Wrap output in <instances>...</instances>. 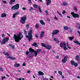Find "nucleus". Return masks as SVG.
<instances>
[{
  "label": "nucleus",
  "instance_id": "f257e3e1",
  "mask_svg": "<svg viewBox=\"0 0 80 80\" xmlns=\"http://www.w3.org/2000/svg\"><path fill=\"white\" fill-rule=\"evenodd\" d=\"M23 37L22 33L19 32L17 36L16 34H14L13 38L14 39L16 42H19L20 40H21Z\"/></svg>",
  "mask_w": 80,
  "mask_h": 80
},
{
  "label": "nucleus",
  "instance_id": "f03ea898",
  "mask_svg": "<svg viewBox=\"0 0 80 80\" xmlns=\"http://www.w3.org/2000/svg\"><path fill=\"white\" fill-rule=\"evenodd\" d=\"M32 33H33V30L31 29L28 32V35L26 36V37L27 38H28L29 42H30L31 40H33L32 38L33 36H32Z\"/></svg>",
  "mask_w": 80,
  "mask_h": 80
},
{
  "label": "nucleus",
  "instance_id": "7ed1b4c3",
  "mask_svg": "<svg viewBox=\"0 0 80 80\" xmlns=\"http://www.w3.org/2000/svg\"><path fill=\"white\" fill-rule=\"evenodd\" d=\"M8 40H9V38H4L1 43V45L5 44L7 42H8Z\"/></svg>",
  "mask_w": 80,
  "mask_h": 80
},
{
  "label": "nucleus",
  "instance_id": "20e7f679",
  "mask_svg": "<svg viewBox=\"0 0 80 80\" xmlns=\"http://www.w3.org/2000/svg\"><path fill=\"white\" fill-rule=\"evenodd\" d=\"M19 8V5L18 4H17L14 6H12L11 8V9L12 10H18Z\"/></svg>",
  "mask_w": 80,
  "mask_h": 80
},
{
  "label": "nucleus",
  "instance_id": "39448f33",
  "mask_svg": "<svg viewBox=\"0 0 80 80\" xmlns=\"http://www.w3.org/2000/svg\"><path fill=\"white\" fill-rule=\"evenodd\" d=\"M26 20V16H24L22 17L21 20V22L22 23V24H24L25 22V20Z\"/></svg>",
  "mask_w": 80,
  "mask_h": 80
},
{
  "label": "nucleus",
  "instance_id": "423d86ee",
  "mask_svg": "<svg viewBox=\"0 0 80 80\" xmlns=\"http://www.w3.org/2000/svg\"><path fill=\"white\" fill-rule=\"evenodd\" d=\"M71 14L74 18H79V15L77 13H75L74 12H71Z\"/></svg>",
  "mask_w": 80,
  "mask_h": 80
},
{
  "label": "nucleus",
  "instance_id": "0eeeda50",
  "mask_svg": "<svg viewBox=\"0 0 80 80\" xmlns=\"http://www.w3.org/2000/svg\"><path fill=\"white\" fill-rule=\"evenodd\" d=\"M71 64L72 65H74L75 67H77L78 66V64L76 62H75L74 61H72L71 62Z\"/></svg>",
  "mask_w": 80,
  "mask_h": 80
},
{
  "label": "nucleus",
  "instance_id": "6e6552de",
  "mask_svg": "<svg viewBox=\"0 0 80 80\" xmlns=\"http://www.w3.org/2000/svg\"><path fill=\"white\" fill-rule=\"evenodd\" d=\"M58 32H59V30H55L53 31V32L52 33V36H53V35H55V34H56L58 33Z\"/></svg>",
  "mask_w": 80,
  "mask_h": 80
},
{
  "label": "nucleus",
  "instance_id": "1a4fd4ad",
  "mask_svg": "<svg viewBox=\"0 0 80 80\" xmlns=\"http://www.w3.org/2000/svg\"><path fill=\"white\" fill-rule=\"evenodd\" d=\"M44 75V74L41 71H39L38 72V76H40L41 75Z\"/></svg>",
  "mask_w": 80,
  "mask_h": 80
},
{
  "label": "nucleus",
  "instance_id": "9d476101",
  "mask_svg": "<svg viewBox=\"0 0 80 80\" xmlns=\"http://www.w3.org/2000/svg\"><path fill=\"white\" fill-rule=\"evenodd\" d=\"M75 59L78 62H80V59H78V58H80L79 57V56H76Z\"/></svg>",
  "mask_w": 80,
  "mask_h": 80
},
{
  "label": "nucleus",
  "instance_id": "9b49d317",
  "mask_svg": "<svg viewBox=\"0 0 80 80\" xmlns=\"http://www.w3.org/2000/svg\"><path fill=\"white\" fill-rule=\"evenodd\" d=\"M52 46L48 45L46 46L45 48L48 50H50V49H52Z\"/></svg>",
  "mask_w": 80,
  "mask_h": 80
},
{
  "label": "nucleus",
  "instance_id": "f8f14e48",
  "mask_svg": "<svg viewBox=\"0 0 80 80\" xmlns=\"http://www.w3.org/2000/svg\"><path fill=\"white\" fill-rule=\"evenodd\" d=\"M67 56L64 57V58L62 60V61L63 63H65L67 62Z\"/></svg>",
  "mask_w": 80,
  "mask_h": 80
},
{
  "label": "nucleus",
  "instance_id": "ddd939ff",
  "mask_svg": "<svg viewBox=\"0 0 80 80\" xmlns=\"http://www.w3.org/2000/svg\"><path fill=\"white\" fill-rule=\"evenodd\" d=\"M29 52H30L31 53H32V52H35V50L33 49L32 48H30L29 49Z\"/></svg>",
  "mask_w": 80,
  "mask_h": 80
},
{
  "label": "nucleus",
  "instance_id": "4468645a",
  "mask_svg": "<svg viewBox=\"0 0 80 80\" xmlns=\"http://www.w3.org/2000/svg\"><path fill=\"white\" fill-rule=\"evenodd\" d=\"M7 16V14L5 13H2L1 14V18H3V17H5Z\"/></svg>",
  "mask_w": 80,
  "mask_h": 80
},
{
  "label": "nucleus",
  "instance_id": "2eb2a0df",
  "mask_svg": "<svg viewBox=\"0 0 80 80\" xmlns=\"http://www.w3.org/2000/svg\"><path fill=\"white\" fill-rule=\"evenodd\" d=\"M44 34V32L42 31L41 32V35L40 36V38H42L43 37V35Z\"/></svg>",
  "mask_w": 80,
  "mask_h": 80
},
{
  "label": "nucleus",
  "instance_id": "dca6fc26",
  "mask_svg": "<svg viewBox=\"0 0 80 80\" xmlns=\"http://www.w3.org/2000/svg\"><path fill=\"white\" fill-rule=\"evenodd\" d=\"M32 46H33L34 47H37V43L34 42L33 44H32Z\"/></svg>",
  "mask_w": 80,
  "mask_h": 80
},
{
  "label": "nucleus",
  "instance_id": "f3484780",
  "mask_svg": "<svg viewBox=\"0 0 80 80\" xmlns=\"http://www.w3.org/2000/svg\"><path fill=\"white\" fill-rule=\"evenodd\" d=\"M68 38L71 41H72V40L74 39V38L73 37H68Z\"/></svg>",
  "mask_w": 80,
  "mask_h": 80
},
{
  "label": "nucleus",
  "instance_id": "a211bd4d",
  "mask_svg": "<svg viewBox=\"0 0 80 80\" xmlns=\"http://www.w3.org/2000/svg\"><path fill=\"white\" fill-rule=\"evenodd\" d=\"M15 2V0H11L10 1L9 4H12V3Z\"/></svg>",
  "mask_w": 80,
  "mask_h": 80
},
{
  "label": "nucleus",
  "instance_id": "6ab92c4d",
  "mask_svg": "<svg viewBox=\"0 0 80 80\" xmlns=\"http://www.w3.org/2000/svg\"><path fill=\"white\" fill-rule=\"evenodd\" d=\"M33 55H34L33 54H30L28 55V58H30L33 57Z\"/></svg>",
  "mask_w": 80,
  "mask_h": 80
},
{
  "label": "nucleus",
  "instance_id": "aec40b11",
  "mask_svg": "<svg viewBox=\"0 0 80 80\" xmlns=\"http://www.w3.org/2000/svg\"><path fill=\"white\" fill-rule=\"evenodd\" d=\"M8 58H10L11 59H12V60H15L16 58H13L12 57H11V56H9V57H8Z\"/></svg>",
  "mask_w": 80,
  "mask_h": 80
},
{
  "label": "nucleus",
  "instance_id": "412c9836",
  "mask_svg": "<svg viewBox=\"0 0 80 80\" xmlns=\"http://www.w3.org/2000/svg\"><path fill=\"white\" fill-rule=\"evenodd\" d=\"M61 5H63V6H67V3H66V2H64L62 3V4Z\"/></svg>",
  "mask_w": 80,
  "mask_h": 80
},
{
  "label": "nucleus",
  "instance_id": "4be33fe9",
  "mask_svg": "<svg viewBox=\"0 0 80 80\" xmlns=\"http://www.w3.org/2000/svg\"><path fill=\"white\" fill-rule=\"evenodd\" d=\"M14 66L15 67H19L20 66V63L18 64H14Z\"/></svg>",
  "mask_w": 80,
  "mask_h": 80
},
{
  "label": "nucleus",
  "instance_id": "5701e85b",
  "mask_svg": "<svg viewBox=\"0 0 80 80\" xmlns=\"http://www.w3.org/2000/svg\"><path fill=\"white\" fill-rule=\"evenodd\" d=\"M40 23L42 24V25H45V22L42 20L40 21Z\"/></svg>",
  "mask_w": 80,
  "mask_h": 80
},
{
  "label": "nucleus",
  "instance_id": "b1692460",
  "mask_svg": "<svg viewBox=\"0 0 80 80\" xmlns=\"http://www.w3.org/2000/svg\"><path fill=\"white\" fill-rule=\"evenodd\" d=\"M68 29V27H64V29L65 30H67Z\"/></svg>",
  "mask_w": 80,
  "mask_h": 80
},
{
  "label": "nucleus",
  "instance_id": "393cba45",
  "mask_svg": "<svg viewBox=\"0 0 80 80\" xmlns=\"http://www.w3.org/2000/svg\"><path fill=\"white\" fill-rule=\"evenodd\" d=\"M41 46L43 47H45V48L46 47V45L44 44V43H42L41 44Z\"/></svg>",
  "mask_w": 80,
  "mask_h": 80
},
{
  "label": "nucleus",
  "instance_id": "a878e982",
  "mask_svg": "<svg viewBox=\"0 0 80 80\" xmlns=\"http://www.w3.org/2000/svg\"><path fill=\"white\" fill-rule=\"evenodd\" d=\"M58 73L60 75H62V72L61 71H59Z\"/></svg>",
  "mask_w": 80,
  "mask_h": 80
},
{
  "label": "nucleus",
  "instance_id": "bb28decb",
  "mask_svg": "<svg viewBox=\"0 0 80 80\" xmlns=\"http://www.w3.org/2000/svg\"><path fill=\"white\" fill-rule=\"evenodd\" d=\"M37 53H39V52H41V49H38L36 51Z\"/></svg>",
  "mask_w": 80,
  "mask_h": 80
},
{
  "label": "nucleus",
  "instance_id": "cd10ccee",
  "mask_svg": "<svg viewBox=\"0 0 80 80\" xmlns=\"http://www.w3.org/2000/svg\"><path fill=\"white\" fill-rule=\"evenodd\" d=\"M38 27H39V25H38V24H36L35 25V28H38Z\"/></svg>",
  "mask_w": 80,
  "mask_h": 80
},
{
  "label": "nucleus",
  "instance_id": "c85d7f7f",
  "mask_svg": "<svg viewBox=\"0 0 80 80\" xmlns=\"http://www.w3.org/2000/svg\"><path fill=\"white\" fill-rule=\"evenodd\" d=\"M34 57H37V52L35 51V52H34Z\"/></svg>",
  "mask_w": 80,
  "mask_h": 80
},
{
  "label": "nucleus",
  "instance_id": "c756f323",
  "mask_svg": "<svg viewBox=\"0 0 80 80\" xmlns=\"http://www.w3.org/2000/svg\"><path fill=\"white\" fill-rule=\"evenodd\" d=\"M38 8H39V12H42V10H41V9H40V6H39L38 7Z\"/></svg>",
  "mask_w": 80,
  "mask_h": 80
},
{
  "label": "nucleus",
  "instance_id": "7c9ffc66",
  "mask_svg": "<svg viewBox=\"0 0 80 80\" xmlns=\"http://www.w3.org/2000/svg\"><path fill=\"white\" fill-rule=\"evenodd\" d=\"M60 45L61 47H63V44H62V43L61 42L60 44Z\"/></svg>",
  "mask_w": 80,
  "mask_h": 80
},
{
  "label": "nucleus",
  "instance_id": "2f4dec72",
  "mask_svg": "<svg viewBox=\"0 0 80 80\" xmlns=\"http://www.w3.org/2000/svg\"><path fill=\"white\" fill-rule=\"evenodd\" d=\"M64 50H67V48L66 46L64 47Z\"/></svg>",
  "mask_w": 80,
  "mask_h": 80
},
{
  "label": "nucleus",
  "instance_id": "473e14b6",
  "mask_svg": "<svg viewBox=\"0 0 80 80\" xmlns=\"http://www.w3.org/2000/svg\"><path fill=\"white\" fill-rule=\"evenodd\" d=\"M51 3V2H47L46 3V4L48 6V5H49V3Z\"/></svg>",
  "mask_w": 80,
  "mask_h": 80
},
{
  "label": "nucleus",
  "instance_id": "72a5a7b5",
  "mask_svg": "<svg viewBox=\"0 0 80 80\" xmlns=\"http://www.w3.org/2000/svg\"><path fill=\"white\" fill-rule=\"evenodd\" d=\"M3 70L2 68H0V72H2Z\"/></svg>",
  "mask_w": 80,
  "mask_h": 80
},
{
  "label": "nucleus",
  "instance_id": "f704fd0d",
  "mask_svg": "<svg viewBox=\"0 0 80 80\" xmlns=\"http://www.w3.org/2000/svg\"><path fill=\"white\" fill-rule=\"evenodd\" d=\"M33 6L34 8H37V6L36 4H34Z\"/></svg>",
  "mask_w": 80,
  "mask_h": 80
},
{
  "label": "nucleus",
  "instance_id": "c9c22d12",
  "mask_svg": "<svg viewBox=\"0 0 80 80\" xmlns=\"http://www.w3.org/2000/svg\"><path fill=\"white\" fill-rule=\"evenodd\" d=\"M5 55H6L8 56V57H10V56H9V54H8L7 52H5Z\"/></svg>",
  "mask_w": 80,
  "mask_h": 80
},
{
  "label": "nucleus",
  "instance_id": "e433bc0d",
  "mask_svg": "<svg viewBox=\"0 0 80 80\" xmlns=\"http://www.w3.org/2000/svg\"><path fill=\"white\" fill-rule=\"evenodd\" d=\"M5 55H6L8 56V57H10V56H9V54H8L7 52H5Z\"/></svg>",
  "mask_w": 80,
  "mask_h": 80
},
{
  "label": "nucleus",
  "instance_id": "4c0bfd02",
  "mask_svg": "<svg viewBox=\"0 0 80 80\" xmlns=\"http://www.w3.org/2000/svg\"><path fill=\"white\" fill-rule=\"evenodd\" d=\"M26 53L27 55H28V53H29V52H28V51H27L26 52Z\"/></svg>",
  "mask_w": 80,
  "mask_h": 80
},
{
  "label": "nucleus",
  "instance_id": "58836bf2",
  "mask_svg": "<svg viewBox=\"0 0 80 80\" xmlns=\"http://www.w3.org/2000/svg\"><path fill=\"white\" fill-rule=\"evenodd\" d=\"M2 38H4V37H5V34H2Z\"/></svg>",
  "mask_w": 80,
  "mask_h": 80
},
{
  "label": "nucleus",
  "instance_id": "ea45409f",
  "mask_svg": "<svg viewBox=\"0 0 80 80\" xmlns=\"http://www.w3.org/2000/svg\"><path fill=\"white\" fill-rule=\"evenodd\" d=\"M26 27L28 28H29V25L28 24H27L26 25Z\"/></svg>",
  "mask_w": 80,
  "mask_h": 80
},
{
  "label": "nucleus",
  "instance_id": "a19ab883",
  "mask_svg": "<svg viewBox=\"0 0 80 80\" xmlns=\"http://www.w3.org/2000/svg\"><path fill=\"white\" fill-rule=\"evenodd\" d=\"M65 13H66V12L65 10H63V12H62V13L63 14H65Z\"/></svg>",
  "mask_w": 80,
  "mask_h": 80
},
{
  "label": "nucleus",
  "instance_id": "79ce46f5",
  "mask_svg": "<svg viewBox=\"0 0 80 80\" xmlns=\"http://www.w3.org/2000/svg\"><path fill=\"white\" fill-rule=\"evenodd\" d=\"M18 12H16L15 13H14V14H15V15H17L18 14Z\"/></svg>",
  "mask_w": 80,
  "mask_h": 80
},
{
  "label": "nucleus",
  "instance_id": "37998d69",
  "mask_svg": "<svg viewBox=\"0 0 80 80\" xmlns=\"http://www.w3.org/2000/svg\"><path fill=\"white\" fill-rule=\"evenodd\" d=\"M29 1V3H30V4H32V1H31V0H28Z\"/></svg>",
  "mask_w": 80,
  "mask_h": 80
},
{
  "label": "nucleus",
  "instance_id": "c03bdc74",
  "mask_svg": "<svg viewBox=\"0 0 80 80\" xmlns=\"http://www.w3.org/2000/svg\"><path fill=\"white\" fill-rule=\"evenodd\" d=\"M6 78V77H5V76L2 77H1V78H2V80H3L4 78Z\"/></svg>",
  "mask_w": 80,
  "mask_h": 80
},
{
  "label": "nucleus",
  "instance_id": "a18cd8bd",
  "mask_svg": "<svg viewBox=\"0 0 80 80\" xmlns=\"http://www.w3.org/2000/svg\"><path fill=\"white\" fill-rule=\"evenodd\" d=\"M74 9L75 10V11H77V8L75 7H74Z\"/></svg>",
  "mask_w": 80,
  "mask_h": 80
},
{
  "label": "nucleus",
  "instance_id": "49530a36",
  "mask_svg": "<svg viewBox=\"0 0 80 80\" xmlns=\"http://www.w3.org/2000/svg\"><path fill=\"white\" fill-rule=\"evenodd\" d=\"M12 18H15V15L14 14L13 15Z\"/></svg>",
  "mask_w": 80,
  "mask_h": 80
},
{
  "label": "nucleus",
  "instance_id": "de8ad7c7",
  "mask_svg": "<svg viewBox=\"0 0 80 80\" xmlns=\"http://www.w3.org/2000/svg\"><path fill=\"white\" fill-rule=\"evenodd\" d=\"M11 48H13V49H14V48H15V47H14V46H11Z\"/></svg>",
  "mask_w": 80,
  "mask_h": 80
},
{
  "label": "nucleus",
  "instance_id": "09e8293b",
  "mask_svg": "<svg viewBox=\"0 0 80 80\" xmlns=\"http://www.w3.org/2000/svg\"><path fill=\"white\" fill-rule=\"evenodd\" d=\"M53 40L54 41H57V39H56V38H53Z\"/></svg>",
  "mask_w": 80,
  "mask_h": 80
},
{
  "label": "nucleus",
  "instance_id": "8fccbe9b",
  "mask_svg": "<svg viewBox=\"0 0 80 80\" xmlns=\"http://www.w3.org/2000/svg\"><path fill=\"white\" fill-rule=\"evenodd\" d=\"M27 73H30V71L29 70H28L27 71Z\"/></svg>",
  "mask_w": 80,
  "mask_h": 80
},
{
  "label": "nucleus",
  "instance_id": "3c124183",
  "mask_svg": "<svg viewBox=\"0 0 80 80\" xmlns=\"http://www.w3.org/2000/svg\"><path fill=\"white\" fill-rule=\"evenodd\" d=\"M22 66H26V64L25 63H23L22 64Z\"/></svg>",
  "mask_w": 80,
  "mask_h": 80
},
{
  "label": "nucleus",
  "instance_id": "603ef678",
  "mask_svg": "<svg viewBox=\"0 0 80 80\" xmlns=\"http://www.w3.org/2000/svg\"><path fill=\"white\" fill-rule=\"evenodd\" d=\"M46 2H51V0H46Z\"/></svg>",
  "mask_w": 80,
  "mask_h": 80
},
{
  "label": "nucleus",
  "instance_id": "864d4df0",
  "mask_svg": "<svg viewBox=\"0 0 80 80\" xmlns=\"http://www.w3.org/2000/svg\"><path fill=\"white\" fill-rule=\"evenodd\" d=\"M57 13H58V15H60V12H59L57 11Z\"/></svg>",
  "mask_w": 80,
  "mask_h": 80
},
{
  "label": "nucleus",
  "instance_id": "5fc2aeb1",
  "mask_svg": "<svg viewBox=\"0 0 80 80\" xmlns=\"http://www.w3.org/2000/svg\"><path fill=\"white\" fill-rule=\"evenodd\" d=\"M43 80H48V79L47 78H44Z\"/></svg>",
  "mask_w": 80,
  "mask_h": 80
},
{
  "label": "nucleus",
  "instance_id": "6e6d98bb",
  "mask_svg": "<svg viewBox=\"0 0 80 80\" xmlns=\"http://www.w3.org/2000/svg\"><path fill=\"white\" fill-rule=\"evenodd\" d=\"M2 2H3V3H7V1H3Z\"/></svg>",
  "mask_w": 80,
  "mask_h": 80
},
{
  "label": "nucleus",
  "instance_id": "4d7b16f0",
  "mask_svg": "<svg viewBox=\"0 0 80 80\" xmlns=\"http://www.w3.org/2000/svg\"><path fill=\"white\" fill-rule=\"evenodd\" d=\"M63 45H64V47H66V44H65V43H63Z\"/></svg>",
  "mask_w": 80,
  "mask_h": 80
},
{
  "label": "nucleus",
  "instance_id": "13d9d810",
  "mask_svg": "<svg viewBox=\"0 0 80 80\" xmlns=\"http://www.w3.org/2000/svg\"><path fill=\"white\" fill-rule=\"evenodd\" d=\"M56 41V42L57 43H59V42H60V41L58 40H57Z\"/></svg>",
  "mask_w": 80,
  "mask_h": 80
},
{
  "label": "nucleus",
  "instance_id": "bf43d9fd",
  "mask_svg": "<svg viewBox=\"0 0 80 80\" xmlns=\"http://www.w3.org/2000/svg\"><path fill=\"white\" fill-rule=\"evenodd\" d=\"M54 19H55V20H58V19L57 18V17L56 16L55 17Z\"/></svg>",
  "mask_w": 80,
  "mask_h": 80
},
{
  "label": "nucleus",
  "instance_id": "052dcab7",
  "mask_svg": "<svg viewBox=\"0 0 80 80\" xmlns=\"http://www.w3.org/2000/svg\"><path fill=\"white\" fill-rule=\"evenodd\" d=\"M31 9H29V10H30V11H31V10H33V8H32V7H31L30 8Z\"/></svg>",
  "mask_w": 80,
  "mask_h": 80
},
{
  "label": "nucleus",
  "instance_id": "680f3d73",
  "mask_svg": "<svg viewBox=\"0 0 80 80\" xmlns=\"http://www.w3.org/2000/svg\"><path fill=\"white\" fill-rule=\"evenodd\" d=\"M35 37L37 38H38V36L37 35V34H35Z\"/></svg>",
  "mask_w": 80,
  "mask_h": 80
},
{
  "label": "nucleus",
  "instance_id": "e2e57ef3",
  "mask_svg": "<svg viewBox=\"0 0 80 80\" xmlns=\"http://www.w3.org/2000/svg\"><path fill=\"white\" fill-rule=\"evenodd\" d=\"M69 32H70V33H72V30L71 29L70 30V31H69Z\"/></svg>",
  "mask_w": 80,
  "mask_h": 80
},
{
  "label": "nucleus",
  "instance_id": "0e129e2a",
  "mask_svg": "<svg viewBox=\"0 0 80 80\" xmlns=\"http://www.w3.org/2000/svg\"><path fill=\"white\" fill-rule=\"evenodd\" d=\"M24 32L25 33V34H26V33H27V32H26V31H25V30H24Z\"/></svg>",
  "mask_w": 80,
  "mask_h": 80
},
{
  "label": "nucleus",
  "instance_id": "69168bd1",
  "mask_svg": "<svg viewBox=\"0 0 80 80\" xmlns=\"http://www.w3.org/2000/svg\"><path fill=\"white\" fill-rule=\"evenodd\" d=\"M17 80H22V78H17Z\"/></svg>",
  "mask_w": 80,
  "mask_h": 80
},
{
  "label": "nucleus",
  "instance_id": "338daca9",
  "mask_svg": "<svg viewBox=\"0 0 80 80\" xmlns=\"http://www.w3.org/2000/svg\"><path fill=\"white\" fill-rule=\"evenodd\" d=\"M22 9L23 10H26V8H22Z\"/></svg>",
  "mask_w": 80,
  "mask_h": 80
},
{
  "label": "nucleus",
  "instance_id": "774afa93",
  "mask_svg": "<svg viewBox=\"0 0 80 80\" xmlns=\"http://www.w3.org/2000/svg\"><path fill=\"white\" fill-rule=\"evenodd\" d=\"M77 27H78L77 28L78 29H80V27H78L77 26Z\"/></svg>",
  "mask_w": 80,
  "mask_h": 80
}]
</instances>
